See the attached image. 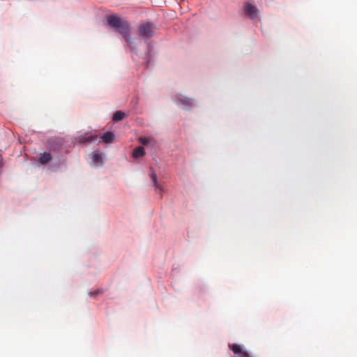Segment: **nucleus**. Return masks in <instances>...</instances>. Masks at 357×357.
<instances>
[{"label": "nucleus", "instance_id": "obj_1", "mask_svg": "<svg viewBox=\"0 0 357 357\" xmlns=\"http://www.w3.org/2000/svg\"><path fill=\"white\" fill-rule=\"evenodd\" d=\"M107 23L112 28L119 32L127 42H132L130 38V27L127 21L118 16L111 15L107 17Z\"/></svg>", "mask_w": 357, "mask_h": 357}, {"label": "nucleus", "instance_id": "obj_2", "mask_svg": "<svg viewBox=\"0 0 357 357\" xmlns=\"http://www.w3.org/2000/svg\"><path fill=\"white\" fill-rule=\"evenodd\" d=\"M155 29V25L153 23H142L139 26V36L144 39H149L154 36Z\"/></svg>", "mask_w": 357, "mask_h": 357}, {"label": "nucleus", "instance_id": "obj_3", "mask_svg": "<svg viewBox=\"0 0 357 357\" xmlns=\"http://www.w3.org/2000/svg\"><path fill=\"white\" fill-rule=\"evenodd\" d=\"M229 347L233 351L235 357H252L251 354L246 350L243 349L241 346L237 344H229Z\"/></svg>", "mask_w": 357, "mask_h": 357}, {"label": "nucleus", "instance_id": "obj_4", "mask_svg": "<svg viewBox=\"0 0 357 357\" xmlns=\"http://www.w3.org/2000/svg\"><path fill=\"white\" fill-rule=\"evenodd\" d=\"M244 10L245 13L251 19H255L257 17L258 9L255 5L247 2L244 6Z\"/></svg>", "mask_w": 357, "mask_h": 357}, {"label": "nucleus", "instance_id": "obj_5", "mask_svg": "<svg viewBox=\"0 0 357 357\" xmlns=\"http://www.w3.org/2000/svg\"><path fill=\"white\" fill-rule=\"evenodd\" d=\"M128 116V114L122 111H116L113 115V121L115 122L123 120L124 118Z\"/></svg>", "mask_w": 357, "mask_h": 357}, {"label": "nucleus", "instance_id": "obj_6", "mask_svg": "<svg viewBox=\"0 0 357 357\" xmlns=\"http://www.w3.org/2000/svg\"><path fill=\"white\" fill-rule=\"evenodd\" d=\"M52 160V155L49 153H43L40 155L39 162L43 164H47Z\"/></svg>", "mask_w": 357, "mask_h": 357}, {"label": "nucleus", "instance_id": "obj_7", "mask_svg": "<svg viewBox=\"0 0 357 357\" xmlns=\"http://www.w3.org/2000/svg\"><path fill=\"white\" fill-rule=\"evenodd\" d=\"M97 138L96 135H90L89 134H86L84 135H82L79 137V142L80 143H86L93 141V139H96Z\"/></svg>", "mask_w": 357, "mask_h": 357}, {"label": "nucleus", "instance_id": "obj_8", "mask_svg": "<svg viewBox=\"0 0 357 357\" xmlns=\"http://www.w3.org/2000/svg\"><path fill=\"white\" fill-rule=\"evenodd\" d=\"M145 155L144 149L142 146H138L133 151L132 156L133 158H138L142 157Z\"/></svg>", "mask_w": 357, "mask_h": 357}, {"label": "nucleus", "instance_id": "obj_9", "mask_svg": "<svg viewBox=\"0 0 357 357\" xmlns=\"http://www.w3.org/2000/svg\"><path fill=\"white\" fill-rule=\"evenodd\" d=\"M101 138L104 142L110 143L113 142L114 135L111 132H107L101 137Z\"/></svg>", "mask_w": 357, "mask_h": 357}, {"label": "nucleus", "instance_id": "obj_10", "mask_svg": "<svg viewBox=\"0 0 357 357\" xmlns=\"http://www.w3.org/2000/svg\"><path fill=\"white\" fill-rule=\"evenodd\" d=\"M151 180H152V181L153 183L154 186L156 188H158L160 190H162L161 185L159 184V183L158 181L157 175H156V174H155V172L154 171H153V172L151 174Z\"/></svg>", "mask_w": 357, "mask_h": 357}, {"label": "nucleus", "instance_id": "obj_11", "mask_svg": "<svg viewBox=\"0 0 357 357\" xmlns=\"http://www.w3.org/2000/svg\"><path fill=\"white\" fill-rule=\"evenodd\" d=\"M92 160L95 163H102V158L100 154L98 152H93L92 154Z\"/></svg>", "mask_w": 357, "mask_h": 357}, {"label": "nucleus", "instance_id": "obj_12", "mask_svg": "<svg viewBox=\"0 0 357 357\" xmlns=\"http://www.w3.org/2000/svg\"><path fill=\"white\" fill-rule=\"evenodd\" d=\"M181 103L183 105H186L188 106H191L193 105V100L188 98H181L179 99Z\"/></svg>", "mask_w": 357, "mask_h": 357}, {"label": "nucleus", "instance_id": "obj_13", "mask_svg": "<svg viewBox=\"0 0 357 357\" xmlns=\"http://www.w3.org/2000/svg\"><path fill=\"white\" fill-rule=\"evenodd\" d=\"M151 140L152 139L151 137H141L139 138V142L143 145H148L151 142Z\"/></svg>", "mask_w": 357, "mask_h": 357}, {"label": "nucleus", "instance_id": "obj_14", "mask_svg": "<svg viewBox=\"0 0 357 357\" xmlns=\"http://www.w3.org/2000/svg\"><path fill=\"white\" fill-rule=\"evenodd\" d=\"M100 293H102V291H100L99 290H96V291H94L89 292V295L90 296H96L97 294H98Z\"/></svg>", "mask_w": 357, "mask_h": 357}]
</instances>
